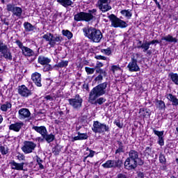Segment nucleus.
<instances>
[{"label": "nucleus", "instance_id": "46", "mask_svg": "<svg viewBox=\"0 0 178 178\" xmlns=\"http://www.w3.org/2000/svg\"><path fill=\"white\" fill-rule=\"evenodd\" d=\"M35 118L38 120H41V119H44V118H45V115L41 112H38L36 113Z\"/></svg>", "mask_w": 178, "mask_h": 178}, {"label": "nucleus", "instance_id": "39", "mask_svg": "<svg viewBox=\"0 0 178 178\" xmlns=\"http://www.w3.org/2000/svg\"><path fill=\"white\" fill-rule=\"evenodd\" d=\"M69 65V61L67 60H62L61 62L58 63L56 66L57 67H66Z\"/></svg>", "mask_w": 178, "mask_h": 178}, {"label": "nucleus", "instance_id": "45", "mask_svg": "<svg viewBox=\"0 0 178 178\" xmlns=\"http://www.w3.org/2000/svg\"><path fill=\"white\" fill-rule=\"evenodd\" d=\"M121 152H124V147L122 145V143H120L118 149L115 151V154H120Z\"/></svg>", "mask_w": 178, "mask_h": 178}, {"label": "nucleus", "instance_id": "63", "mask_svg": "<svg viewBox=\"0 0 178 178\" xmlns=\"http://www.w3.org/2000/svg\"><path fill=\"white\" fill-rule=\"evenodd\" d=\"M92 12L94 13L97 12V10L93 9V10H92Z\"/></svg>", "mask_w": 178, "mask_h": 178}, {"label": "nucleus", "instance_id": "41", "mask_svg": "<svg viewBox=\"0 0 178 178\" xmlns=\"http://www.w3.org/2000/svg\"><path fill=\"white\" fill-rule=\"evenodd\" d=\"M85 71L86 72L88 75L90 74H94V72H95V68H91L90 67H86Z\"/></svg>", "mask_w": 178, "mask_h": 178}, {"label": "nucleus", "instance_id": "2", "mask_svg": "<svg viewBox=\"0 0 178 178\" xmlns=\"http://www.w3.org/2000/svg\"><path fill=\"white\" fill-rule=\"evenodd\" d=\"M106 87H108V83L104 82L93 88L89 94V101L94 102L97 101V98L105 95L106 94Z\"/></svg>", "mask_w": 178, "mask_h": 178}, {"label": "nucleus", "instance_id": "58", "mask_svg": "<svg viewBox=\"0 0 178 178\" xmlns=\"http://www.w3.org/2000/svg\"><path fill=\"white\" fill-rule=\"evenodd\" d=\"M45 99H47V101H52V99H54L51 97V95H47V96H45Z\"/></svg>", "mask_w": 178, "mask_h": 178}, {"label": "nucleus", "instance_id": "38", "mask_svg": "<svg viewBox=\"0 0 178 178\" xmlns=\"http://www.w3.org/2000/svg\"><path fill=\"white\" fill-rule=\"evenodd\" d=\"M153 130V133H154L155 136H157L159 138L163 137V134L165 133L164 131H156V129H155V128L152 129Z\"/></svg>", "mask_w": 178, "mask_h": 178}, {"label": "nucleus", "instance_id": "60", "mask_svg": "<svg viewBox=\"0 0 178 178\" xmlns=\"http://www.w3.org/2000/svg\"><path fill=\"white\" fill-rule=\"evenodd\" d=\"M138 177H141V178H144V173L140 172V173L138 174Z\"/></svg>", "mask_w": 178, "mask_h": 178}, {"label": "nucleus", "instance_id": "20", "mask_svg": "<svg viewBox=\"0 0 178 178\" xmlns=\"http://www.w3.org/2000/svg\"><path fill=\"white\" fill-rule=\"evenodd\" d=\"M10 165L13 170H23L24 168V163H16L15 161H11Z\"/></svg>", "mask_w": 178, "mask_h": 178}, {"label": "nucleus", "instance_id": "13", "mask_svg": "<svg viewBox=\"0 0 178 178\" xmlns=\"http://www.w3.org/2000/svg\"><path fill=\"white\" fill-rule=\"evenodd\" d=\"M18 94L24 98H29L31 95V88L29 89L26 86L22 85L18 87Z\"/></svg>", "mask_w": 178, "mask_h": 178}, {"label": "nucleus", "instance_id": "32", "mask_svg": "<svg viewBox=\"0 0 178 178\" xmlns=\"http://www.w3.org/2000/svg\"><path fill=\"white\" fill-rule=\"evenodd\" d=\"M85 155H86V158H94L95 151L91 150V149L87 147L86 151L85 152Z\"/></svg>", "mask_w": 178, "mask_h": 178}, {"label": "nucleus", "instance_id": "4", "mask_svg": "<svg viewBox=\"0 0 178 178\" xmlns=\"http://www.w3.org/2000/svg\"><path fill=\"white\" fill-rule=\"evenodd\" d=\"M92 131L95 134H103L109 131V125L105 123H101L99 121H94L92 127Z\"/></svg>", "mask_w": 178, "mask_h": 178}, {"label": "nucleus", "instance_id": "9", "mask_svg": "<svg viewBox=\"0 0 178 178\" xmlns=\"http://www.w3.org/2000/svg\"><path fill=\"white\" fill-rule=\"evenodd\" d=\"M109 3H111V0H98L97 7L101 12L105 13V12H109L112 9V6Z\"/></svg>", "mask_w": 178, "mask_h": 178}, {"label": "nucleus", "instance_id": "5", "mask_svg": "<svg viewBox=\"0 0 178 178\" xmlns=\"http://www.w3.org/2000/svg\"><path fill=\"white\" fill-rule=\"evenodd\" d=\"M108 19H110V22H111V26L115 29H118V27H120V29H126L127 26L126 22L120 19L113 14L110 15Z\"/></svg>", "mask_w": 178, "mask_h": 178}, {"label": "nucleus", "instance_id": "31", "mask_svg": "<svg viewBox=\"0 0 178 178\" xmlns=\"http://www.w3.org/2000/svg\"><path fill=\"white\" fill-rule=\"evenodd\" d=\"M62 34L64 37H66L67 40H72V38H73V33L69 30L63 29L62 31Z\"/></svg>", "mask_w": 178, "mask_h": 178}, {"label": "nucleus", "instance_id": "35", "mask_svg": "<svg viewBox=\"0 0 178 178\" xmlns=\"http://www.w3.org/2000/svg\"><path fill=\"white\" fill-rule=\"evenodd\" d=\"M0 152L1 155H6L8 152H9V149H8V146L6 145H0Z\"/></svg>", "mask_w": 178, "mask_h": 178}, {"label": "nucleus", "instance_id": "3", "mask_svg": "<svg viewBox=\"0 0 178 178\" xmlns=\"http://www.w3.org/2000/svg\"><path fill=\"white\" fill-rule=\"evenodd\" d=\"M42 38H44V40H45L46 41L49 42L48 44L51 48H54V47H55L56 44H60V42L63 41V38H62V36L59 35L55 36L51 33H47L44 34L42 36Z\"/></svg>", "mask_w": 178, "mask_h": 178}, {"label": "nucleus", "instance_id": "10", "mask_svg": "<svg viewBox=\"0 0 178 178\" xmlns=\"http://www.w3.org/2000/svg\"><path fill=\"white\" fill-rule=\"evenodd\" d=\"M15 44L21 49L22 54H24V56H34V51L23 45V43L20 40H16Z\"/></svg>", "mask_w": 178, "mask_h": 178}, {"label": "nucleus", "instance_id": "40", "mask_svg": "<svg viewBox=\"0 0 178 178\" xmlns=\"http://www.w3.org/2000/svg\"><path fill=\"white\" fill-rule=\"evenodd\" d=\"M122 15H123V16H125V17H127V19H130V17H131V13L129 10H123L121 11Z\"/></svg>", "mask_w": 178, "mask_h": 178}, {"label": "nucleus", "instance_id": "1", "mask_svg": "<svg viewBox=\"0 0 178 178\" xmlns=\"http://www.w3.org/2000/svg\"><path fill=\"white\" fill-rule=\"evenodd\" d=\"M83 31L84 33V35L92 42H101V40H102L104 37L102 32H101L99 29H97L95 28H84Z\"/></svg>", "mask_w": 178, "mask_h": 178}, {"label": "nucleus", "instance_id": "18", "mask_svg": "<svg viewBox=\"0 0 178 178\" xmlns=\"http://www.w3.org/2000/svg\"><path fill=\"white\" fill-rule=\"evenodd\" d=\"M19 118V119H26L30 118L31 113L27 108H20L18 111Z\"/></svg>", "mask_w": 178, "mask_h": 178}, {"label": "nucleus", "instance_id": "64", "mask_svg": "<svg viewBox=\"0 0 178 178\" xmlns=\"http://www.w3.org/2000/svg\"><path fill=\"white\" fill-rule=\"evenodd\" d=\"M155 3L158 2V0H153Z\"/></svg>", "mask_w": 178, "mask_h": 178}, {"label": "nucleus", "instance_id": "44", "mask_svg": "<svg viewBox=\"0 0 178 178\" xmlns=\"http://www.w3.org/2000/svg\"><path fill=\"white\" fill-rule=\"evenodd\" d=\"M53 70H54V67H52V65L49 64H46L45 66L43 67L44 72H51Z\"/></svg>", "mask_w": 178, "mask_h": 178}, {"label": "nucleus", "instance_id": "23", "mask_svg": "<svg viewBox=\"0 0 178 178\" xmlns=\"http://www.w3.org/2000/svg\"><path fill=\"white\" fill-rule=\"evenodd\" d=\"M1 54L3 58H4V59H6V60H12V59H13L12 52H10V49H9V47H7V49Z\"/></svg>", "mask_w": 178, "mask_h": 178}, {"label": "nucleus", "instance_id": "61", "mask_svg": "<svg viewBox=\"0 0 178 178\" xmlns=\"http://www.w3.org/2000/svg\"><path fill=\"white\" fill-rule=\"evenodd\" d=\"M2 122H3V117H2V115H0V124L1 123H2Z\"/></svg>", "mask_w": 178, "mask_h": 178}, {"label": "nucleus", "instance_id": "8", "mask_svg": "<svg viewBox=\"0 0 178 178\" xmlns=\"http://www.w3.org/2000/svg\"><path fill=\"white\" fill-rule=\"evenodd\" d=\"M68 102L74 109H80L83 106V98L81 97L80 95H76L72 98L69 99Z\"/></svg>", "mask_w": 178, "mask_h": 178}, {"label": "nucleus", "instance_id": "47", "mask_svg": "<svg viewBox=\"0 0 178 178\" xmlns=\"http://www.w3.org/2000/svg\"><path fill=\"white\" fill-rule=\"evenodd\" d=\"M101 52H102V54H105V55H111L112 54V51H111V49L108 48V49H103L101 50Z\"/></svg>", "mask_w": 178, "mask_h": 178}, {"label": "nucleus", "instance_id": "29", "mask_svg": "<svg viewBox=\"0 0 178 178\" xmlns=\"http://www.w3.org/2000/svg\"><path fill=\"white\" fill-rule=\"evenodd\" d=\"M58 3H60L64 8H67V6H70L73 4V1L71 0H57Z\"/></svg>", "mask_w": 178, "mask_h": 178}, {"label": "nucleus", "instance_id": "17", "mask_svg": "<svg viewBox=\"0 0 178 178\" xmlns=\"http://www.w3.org/2000/svg\"><path fill=\"white\" fill-rule=\"evenodd\" d=\"M23 126H24V124L23 123V122L19 121L17 122H15L14 124H11L10 125H9V130H12L13 131H15L16 133H19V131H20V130H22V127H23Z\"/></svg>", "mask_w": 178, "mask_h": 178}, {"label": "nucleus", "instance_id": "7", "mask_svg": "<svg viewBox=\"0 0 178 178\" xmlns=\"http://www.w3.org/2000/svg\"><path fill=\"white\" fill-rule=\"evenodd\" d=\"M94 19V15L90 13L81 12L74 16L75 22H91Z\"/></svg>", "mask_w": 178, "mask_h": 178}, {"label": "nucleus", "instance_id": "53", "mask_svg": "<svg viewBox=\"0 0 178 178\" xmlns=\"http://www.w3.org/2000/svg\"><path fill=\"white\" fill-rule=\"evenodd\" d=\"M158 144L161 145V147L165 145V140H163V136L161 138H159Z\"/></svg>", "mask_w": 178, "mask_h": 178}, {"label": "nucleus", "instance_id": "19", "mask_svg": "<svg viewBox=\"0 0 178 178\" xmlns=\"http://www.w3.org/2000/svg\"><path fill=\"white\" fill-rule=\"evenodd\" d=\"M32 129L35 130V131H36L37 133H39V134H40L42 137H43L44 135L47 134V133H48V131L47 130V127H45V126H33L32 127Z\"/></svg>", "mask_w": 178, "mask_h": 178}, {"label": "nucleus", "instance_id": "14", "mask_svg": "<svg viewBox=\"0 0 178 178\" xmlns=\"http://www.w3.org/2000/svg\"><path fill=\"white\" fill-rule=\"evenodd\" d=\"M127 67L129 72H139L140 67L137 64V59L131 58V62L128 64Z\"/></svg>", "mask_w": 178, "mask_h": 178}, {"label": "nucleus", "instance_id": "62", "mask_svg": "<svg viewBox=\"0 0 178 178\" xmlns=\"http://www.w3.org/2000/svg\"><path fill=\"white\" fill-rule=\"evenodd\" d=\"M156 6L159 9H161V4L159 3L156 4Z\"/></svg>", "mask_w": 178, "mask_h": 178}, {"label": "nucleus", "instance_id": "28", "mask_svg": "<svg viewBox=\"0 0 178 178\" xmlns=\"http://www.w3.org/2000/svg\"><path fill=\"white\" fill-rule=\"evenodd\" d=\"M42 138L49 144V143H52L55 140V135L53 134H48L47 132Z\"/></svg>", "mask_w": 178, "mask_h": 178}, {"label": "nucleus", "instance_id": "52", "mask_svg": "<svg viewBox=\"0 0 178 178\" xmlns=\"http://www.w3.org/2000/svg\"><path fill=\"white\" fill-rule=\"evenodd\" d=\"M111 70L113 73H115V72H118V70H120V67H119V65H112Z\"/></svg>", "mask_w": 178, "mask_h": 178}, {"label": "nucleus", "instance_id": "24", "mask_svg": "<svg viewBox=\"0 0 178 178\" xmlns=\"http://www.w3.org/2000/svg\"><path fill=\"white\" fill-rule=\"evenodd\" d=\"M38 62L40 65H48L49 63H51V60L48 57L40 56L38 58Z\"/></svg>", "mask_w": 178, "mask_h": 178}, {"label": "nucleus", "instance_id": "57", "mask_svg": "<svg viewBox=\"0 0 178 178\" xmlns=\"http://www.w3.org/2000/svg\"><path fill=\"white\" fill-rule=\"evenodd\" d=\"M148 44H149V46L152 45V44H159V41L156 40H154L151 42H148Z\"/></svg>", "mask_w": 178, "mask_h": 178}, {"label": "nucleus", "instance_id": "11", "mask_svg": "<svg viewBox=\"0 0 178 178\" xmlns=\"http://www.w3.org/2000/svg\"><path fill=\"white\" fill-rule=\"evenodd\" d=\"M122 165V161L118 160H108L106 163H103L102 166L104 169H111L112 168H120Z\"/></svg>", "mask_w": 178, "mask_h": 178}, {"label": "nucleus", "instance_id": "16", "mask_svg": "<svg viewBox=\"0 0 178 178\" xmlns=\"http://www.w3.org/2000/svg\"><path fill=\"white\" fill-rule=\"evenodd\" d=\"M138 162V161H136V160L127 158L124 162L125 168L128 170L136 169V168H137Z\"/></svg>", "mask_w": 178, "mask_h": 178}, {"label": "nucleus", "instance_id": "21", "mask_svg": "<svg viewBox=\"0 0 178 178\" xmlns=\"http://www.w3.org/2000/svg\"><path fill=\"white\" fill-rule=\"evenodd\" d=\"M128 159H132L133 161H136V162H138L140 161V158L138 157V152L136 150H131L129 152Z\"/></svg>", "mask_w": 178, "mask_h": 178}, {"label": "nucleus", "instance_id": "51", "mask_svg": "<svg viewBox=\"0 0 178 178\" xmlns=\"http://www.w3.org/2000/svg\"><path fill=\"white\" fill-rule=\"evenodd\" d=\"M17 159H18V161H24V159H26V156H24V154L19 153L17 155Z\"/></svg>", "mask_w": 178, "mask_h": 178}, {"label": "nucleus", "instance_id": "33", "mask_svg": "<svg viewBox=\"0 0 178 178\" xmlns=\"http://www.w3.org/2000/svg\"><path fill=\"white\" fill-rule=\"evenodd\" d=\"M170 79L176 86H178V74L171 73L170 74Z\"/></svg>", "mask_w": 178, "mask_h": 178}, {"label": "nucleus", "instance_id": "30", "mask_svg": "<svg viewBox=\"0 0 178 178\" xmlns=\"http://www.w3.org/2000/svg\"><path fill=\"white\" fill-rule=\"evenodd\" d=\"M24 27L25 29V31L30 33V31H33L34 30V26L29 22H24Z\"/></svg>", "mask_w": 178, "mask_h": 178}, {"label": "nucleus", "instance_id": "43", "mask_svg": "<svg viewBox=\"0 0 178 178\" xmlns=\"http://www.w3.org/2000/svg\"><path fill=\"white\" fill-rule=\"evenodd\" d=\"M105 102H106V99H105V97H99L95 102L98 105H102V104H105Z\"/></svg>", "mask_w": 178, "mask_h": 178}, {"label": "nucleus", "instance_id": "59", "mask_svg": "<svg viewBox=\"0 0 178 178\" xmlns=\"http://www.w3.org/2000/svg\"><path fill=\"white\" fill-rule=\"evenodd\" d=\"M118 178H127L125 175H123L122 174H119L118 176Z\"/></svg>", "mask_w": 178, "mask_h": 178}, {"label": "nucleus", "instance_id": "54", "mask_svg": "<svg viewBox=\"0 0 178 178\" xmlns=\"http://www.w3.org/2000/svg\"><path fill=\"white\" fill-rule=\"evenodd\" d=\"M104 67V63L97 61L95 69H101V67Z\"/></svg>", "mask_w": 178, "mask_h": 178}, {"label": "nucleus", "instance_id": "42", "mask_svg": "<svg viewBox=\"0 0 178 178\" xmlns=\"http://www.w3.org/2000/svg\"><path fill=\"white\" fill-rule=\"evenodd\" d=\"M8 45L5 44L3 42L0 40V52H3L4 51H6L8 49Z\"/></svg>", "mask_w": 178, "mask_h": 178}, {"label": "nucleus", "instance_id": "55", "mask_svg": "<svg viewBox=\"0 0 178 178\" xmlns=\"http://www.w3.org/2000/svg\"><path fill=\"white\" fill-rule=\"evenodd\" d=\"M114 124H115V126H118L119 127V129H122L123 128V124L120 123V121L119 120H115L114 122Z\"/></svg>", "mask_w": 178, "mask_h": 178}, {"label": "nucleus", "instance_id": "22", "mask_svg": "<svg viewBox=\"0 0 178 178\" xmlns=\"http://www.w3.org/2000/svg\"><path fill=\"white\" fill-rule=\"evenodd\" d=\"M167 99H168V101H170V102H172V105L173 106H178V99L177 97H176V96L170 93L167 95Z\"/></svg>", "mask_w": 178, "mask_h": 178}, {"label": "nucleus", "instance_id": "50", "mask_svg": "<svg viewBox=\"0 0 178 178\" xmlns=\"http://www.w3.org/2000/svg\"><path fill=\"white\" fill-rule=\"evenodd\" d=\"M159 161L161 163H165V162H166V159L165 158V155L160 154Z\"/></svg>", "mask_w": 178, "mask_h": 178}, {"label": "nucleus", "instance_id": "37", "mask_svg": "<svg viewBox=\"0 0 178 178\" xmlns=\"http://www.w3.org/2000/svg\"><path fill=\"white\" fill-rule=\"evenodd\" d=\"M36 162L39 165V169L42 170V169H44V165H42V162H44V161H42V159H41L38 156H36Z\"/></svg>", "mask_w": 178, "mask_h": 178}, {"label": "nucleus", "instance_id": "27", "mask_svg": "<svg viewBox=\"0 0 178 178\" xmlns=\"http://www.w3.org/2000/svg\"><path fill=\"white\" fill-rule=\"evenodd\" d=\"M161 40L166 41L167 42H174V44H176V42L178 41L177 38H173V36L171 35H168L165 37H163Z\"/></svg>", "mask_w": 178, "mask_h": 178}, {"label": "nucleus", "instance_id": "25", "mask_svg": "<svg viewBox=\"0 0 178 178\" xmlns=\"http://www.w3.org/2000/svg\"><path fill=\"white\" fill-rule=\"evenodd\" d=\"M10 109H12V103H10V102H6L0 106V110L2 112H8V111H10Z\"/></svg>", "mask_w": 178, "mask_h": 178}, {"label": "nucleus", "instance_id": "12", "mask_svg": "<svg viewBox=\"0 0 178 178\" xmlns=\"http://www.w3.org/2000/svg\"><path fill=\"white\" fill-rule=\"evenodd\" d=\"M7 10L8 12H12L13 15L17 16V17H20V16H22V13H23V10L22 8L16 7L13 4H8Z\"/></svg>", "mask_w": 178, "mask_h": 178}, {"label": "nucleus", "instance_id": "49", "mask_svg": "<svg viewBox=\"0 0 178 178\" xmlns=\"http://www.w3.org/2000/svg\"><path fill=\"white\" fill-rule=\"evenodd\" d=\"M95 59H97V60H107L108 58L104 56H101V55H97L95 56Z\"/></svg>", "mask_w": 178, "mask_h": 178}, {"label": "nucleus", "instance_id": "6", "mask_svg": "<svg viewBox=\"0 0 178 178\" xmlns=\"http://www.w3.org/2000/svg\"><path fill=\"white\" fill-rule=\"evenodd\" d=\"M35 148H37V143L30 140H25L21 149L24 154H29L34 152Z\"/></svg>", "mask_w": 178, "mask_h": 178}, {"label": "nucleus", "instance_id": "26", "mask_svg": "<svg viewBox=\"0 0 178 178\" xmlns=\"http://www.w3.org/2000/svg\"><path fill=\"white\" fill-rule=\"evenodd\" d=\"M88 138V135L87 134H81L80 132H78V136H74L72 138V141L87 140Z\"/></svg>", "mask_w": 178, "mask_h": 178}, {"label": "nucleus", "instance_id": "56", "mask_svg": "<svg viewBox=\"0 0 178 178\" xmlns=\"http://www.w3.org/2000/svg\"><path fill=\"white\" fill-rule=\"evenodd\" d=\"M102 80H104V76L102 74H99L95 79V81H102Z\"/></svg>", "mask_w": 178, "mask_h": 178}, {"label": "nucleus", "instance_id": "48", "mask_svg": "<svg viewBox=\"0 0 178 178\" xmlns=\"http://www.w3.org/2000/svg\"><path fill=\"white\" fill-rule=\"evenodd\" d=\"M96 73H99V74H102V75L103 74L104 77L106 76V71L101 68H97L96 70Z\"/></svg>", "mask_w": 178, "mask_h": 178}, {"label": "nucleus", "instance_id": "36", "mask_svg": "<svg viewBox=\"0 0 178 178\" xmlns=\"http://www.w3.org/2000/svg\"><path fill=\"white\" fill-rule=\"evenodd\" d=\"M138 48H141L142 49H143V52H147V51L149 49V44L148 43V42H145L140 46H138Z\"/></svg>", "mask_w": 178, "mask_h": 178}, {"label": "nucleus", "instance_id": "34", "mask_svg": "<svg viewBox=\"0 0 178 178\" xmlns=\"http://www.w3.org/2000/svg\"><path fill=\"white\" fill-rule=\"evenodd\" d=\"M156 108H158L159 109L161 110V109H165V102L162 100H157L156 101V104H155Z\"/></svg>", "mask_w": 178, "mask_h": 178}, {"label": "nucleus", "instance_id": "15", "mask_svg": "<svg viewBox=\"0 0 178 178\" xmlns=\"http://www.w3.org/2000/svg\"><path fill=\"white\" fill-rule=\"evenodd\" d=\"M31 80L37 87H42V83H41L42 80L41 78V74L38 72H34L31 75Z\"/></svg>", "mask_w": 178, "mask_h": 178}]
</instances>
